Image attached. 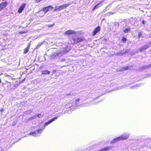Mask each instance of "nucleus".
<instances>
[{"mask_svg":"<svg viewBox=\"0 0 151 151\" xmlns=\"http://www.w3.org/2000/svg\"><path fill=\"white\" fill-rule=\"evenodd\" d=\"M148 47L147 45H145L144 47H142L140 50V51H143L144 50L148 48Z\"/></svg>","mask_w":151,"mask_h":151,"instance_id":"obj_15","label":"nucleus"},{"mask_svg":"<svg viewBox=\"0 0 151 151\" xmlns=\"http://www.w3.org/2000/svg\"><path fill=\"white\" fill-rule=\"evenodd\" d=\"M2 9L1 8V7H0V11H1Z\"/></svg>","mask_w":151,"mask_h":151,"instance_id":"obj_28","label":"nucleus"},{"mask_svg":"<svg viewBox=\"0 0 151 151\" xmlns=\"http://www.w3.org/2000/svg\"><path fill=\"white\" fill-rule=\"evenodd\" d=\"M100 30V28L99 27L96 28L93 32V35H95Z\"/></svg>","mask_w":151,"mask_h":151,"instance_id":"obj_7","label":"nucleus"},{"mask_svg":"<svg viewBox=\"0 0 151 151\" xmlns=\"http://www.w3.org/2000/svg\"><path fill=\"white\" fill-rule=\"evenodd\" d=\"M29 46H28L27 47H26V48H25L24 50V54H25L27 53L29 51Z\"/></svg>","mask_w":151,"mask_h":151,"instance_id":"obj_13","label":"nucleus"},{"mask_svg":"<svg viewBox=\"0 0 151 151\" xmlns=\"http://www.w3.org/2000/svg\"><path fill=\"white\" fill-rule=\"evenodd\" d=\"M143 23H144V21H143Z\"/></svg>","mask_w":151,"mask_h":151,"instance_id":"obj_29","label":"nucleus"},{"mask_svg":"<svg viewBox=\"0 0 151 151\" xmlns=\"http://www.w3.org/2000/svg\"><path fill=\"white\" fill-rule=\"evenodd\" d=\"M68 6V5L66 4L60 6H56L55 8L54 11H56L58 10L60 11L66 7Z\"/></svg>","mask_w":151,"mask_h":151,"instance_id":"obj_3","label":"nucleus"},{"mask_svg":"<svg viewBox=\"0 0 151 151\" xmlns=\"http://www.w3.org/2000/svg\"><path fill=\"white\" fill-rule=\"evenodd\" d=\"M53 9V7L51 6L50 5L47 7L44 8L42 11L44 12V14H45L49 10H52Z\"/></svg>","mask_w":151,"mask_h":151,"instance_id":"obj_5","label":"nucleus"},{"mask_svg":"<svg viewBox=\"0 0 151 151\" xmlns=\"http://www.w3.org/2000/svg\"><path fill=\"white\" fill-rule=\"evenodd\" d=\"M42 129H40L34 132H30L29 134V135L35 137H36L39 136L40 134L42 132Z\"/></svg>","mask_w":151,"mask_h":151,"instance_id":"obj_2","label":"nucleus"},{"mask_svg":"<svg viewBox=\"0 0 151 151\" xmlns=\"http://www.w3.org/2000/svg\"><path fill=\"white\" fill-rule=\"evenodd\" d=\"M129 134L128 133H125L119 137L114 138L113 140H112L111 142V143H114L117 141L120 140L122 139L124 140L127 139L129 136Z\"/></svg>","mask_w":151,"mask_h":151,"instance_id":"obj_1","label":"nucleus"},{"mask_svg":"<svg viewBox=\"0 0 151 151\" xmlns=\"http://www.w3.org/2000/svg\"><path fill=\"white\" fill-rule=\"evenodd\" d=\"M104 1H101L99 3L97 4L93 8V10H94L96 9H97L99 6V4H101Z\"/></svg>","mask_w":151,"mask_h":151,"instance_id":"obj_12","label":"nucleus"},{"mask_svg":"<svg viewBox=\"0 0 151 151\" xmlns=\"http://www.w3.org/2000/svg\"><path fill=\"white\" fill-rule=\"evenodd\" d=\"M122 40L124 42H126V39L125 38H123L122 39Z\"/></svg>","mask_w":151,"mask_h":151,"instance_id":"obj_22","label":"nucleus"},{"mask_svg":"<svg viewBox=\"0 0 151 151\" xmlns=\"http://www.w3.org/2000/svg\"><path fill=\"white\" fill-rule=\"evenodd\" d=\"M82 41V39L81 37H78L77 39V40L76 41H75L76 43L78 42H81Z\"/></svg>","mask_w":151,"mask_h":151,"instance_id":"obj_16","label":"nucleus"},{"mask_svg":"<svg viewBox=\"0 0 151 151\" xmlns=\"http://www.w3.org/2000/svg\"><path fill=\"white\" fill-rule=\"evenodd\" d=\"M57 118H58L57 117H55L54 118H53L51 120H50L49 121L45 123L44 124V127H45V126L47 125L48 124H50V123L52 122H53V121H55V120H56V119H57Z\"/></svg>","mask_w":151,"mask_h":151,"instance_id":"obj_6","label":"nucleus"},{"mask_svg":"<svg viewBox=\"0 0 151 151\" xmlns=\"http://www.w3.org/2000/svg\"><path fill=\"white\" fill-rule=\"evenodd\" d=\"M3 111H4V110H3V109H1V112H3Z\"/></svg>","mask_w":151,"mask_h":151,"instance_id":"obj_26","label":"nucleus"},{"mask_svg":"<svg viewBox=\"0 0 151 151\" xmlns=\"http://www.w3.org/2000/svg\"><path fill=\"white\" fill-rule=\"evenodd\" d=\"M37 115V117L40 118L41 117V114H38Z\"/></svg>","mask_w":151,"mask_h":151,"instance_id":"obj_21","label":"nucleus"},{"mask_svg":"<svg viewBox=\"0 0 151 151\" xmlns=\"http://www.w3.org/2000/svg\"><path fill=\"white\" fill-rule=\"evenodd\" d=\"M42 45V44H40V45H39V44L37 46H39V47L40 46V45Z\"/></svg>","mask_w":151,"mask_h":151,"instance_id":"obj_25","label":"nucleus"},{"mask_svg":"<svg viewBox=\"0 0 151 151\" xmlns=\"http://www.w3.org/2000/svg\"><path fill=\"white\" fill-rule=\"evenodd\" d=\"M7 5V2H4L0 4V7L2 9L3 8L6 6Z\"/></svg>","mask_w":151,"mask_h":151,"instance_id":"obj_9","label":"nucleus"},{"mask_svg":"<svg viewBox=\"0 0 151 151\" xmlns=\"http://www.w3.org/2000/svg\"><path fill=\"white\" fill-rule=\"evenodd\" d=\"M129 29H125L124 31L125 33H127L129 31Z\"/></svg>","mask_w":151,"mask_h":151,"instance_id":"obj_19","label":"nucleus"},{"mask_svg":"<svg viewBox=\"0 0 151 151\" xmlns=\"http://www.w3.org/2000/svg\"><path fill=\"white\" fill-rule=\"evenodd\" d=\"M112 147H107L105 148H104L102 149H101L99 150V151H107L111 149Z\"/></svg>","mask_w":151,"mask_h":151,"instance_id":"obj_11","label":"nucleus"},{"mask_svg":"<svg viewBox=\"0 0 151 151\" xmlns=\"http://www.w3.org/2000/svg\"><path fill=\"white\" fill-rule=\"evenodd\" d=\"M49 71L46 70H43L42 72V74H49Z\"/></svg>","mask_w":151,"mask_h":151,"instance_id":"obj_14","label":"nucleus"},{"mask_svg":"<svg viewBox=\"0 0 151 151\" xmlns=\"http://www.w3.org/2000/svg\"><path fill=\"white\" fill-rule=\"evenodd\" d=\"M56 53V52H54V54H53V55H52V58H54L55 57L58 56L57 55H56L55 54V53Z\"/></svg>","mask_w":151,"mask_h":151,"instance_id":"obj_18","label":"nucleus"},{"mask_svg":"<svg viewBox=\"0 0 151 151\" xmlns=\"http://www.w3.org/2000/svg\"><path fill=\"white\" fill-rule=\"evenodd\" d=\"M64 52L63 51V50H60L58 51V52H56V53H55V54L58 55V57H61L62 55H63L64 54Z\"/></svg>","mask_w":151,"mask_h":151,"instance_id":"obj_8","label":"nucleus"},{"mask_svg":"<svg viewBox=\"0 0 151 151\" xmlns=\"http://www.w3.org/2000/svg\"><path fill=\"white\" fill-rule=\"evenodd\" d=\"M54 25V24H49L48 25V27H53Z\"/></svg>","mask_w":151,"mask_h":151,"instance_id":"obj_23","label":"nucleus"},{"mask_svg":"<svg viewBox=\"0 0 151 151\" xmlns=\"http://www.w3.org/2000/svg\"><path fill=\"white\" fill-rule=\"evenodd\" d=\"M26 6L25 3H23L20 6L19 8L18 12L19 13H22V11L24 9V8Z\"/></svg>","mask_w":151,"mask_h":151,"instance_id":"obj_4","label":"nucleus"},{"mask_svg":"<svg viewBox=\"0 0 151 151\" xmlns=\"http://www.w3.org/2000/svg\"><path fill=\"white\" fill-rule=\"evenodd\" d=\"M80 100V99H77L76 100V103L77 104H78L77 103Z\"/></svg>","mask_w":151,"mask_h":151,"instance_id":"obj_20","label":"nucleus"},{"mask_svg":"<svg viewBox=\"0 0 151 151\" xmlns=\"http://www.w3.org/2000/svg\"><path fill=\"white\" fill-rule=\"evenodd\" d=\"M124 69L125 70H127L128 69H129V67L127 66V67H125L124 68Z\"/></svg>","mask_w":151,"mask_h":151,"instance_id":"obj_24","label":"nucleus"},{"mask_svg":"<svg viewBox=\"0 0 151 151\" xmlns=\"http://www.w3.org/2000/svg\"><path fill=\"white\" fill-rule=\"evenodd\" d=\"M37 117V114L35 115L34 116H33L32 117L29 118V119L30 120H32L34 119L35 118H36Z\"/></svg>","mask_w":151,"mask_h":151,"instance_id":"obj_17","label":"nucleus"},{"mask_svg":"<svg viewBox=\"0 0 151 151\" xmlns=\"http://www.w3.org/2000/svg\"><path fill=\"white\" fill-rule=\"evenodd\" d=\"M75 32L74 30H68L65 32V34L66 35H70L73 34L75 33Z\"/></svg>","mask_w":151,"mask_h":151,"instance_id":"obj_10","label":"nucleus"},{"mask_svg":"<svg viewBox=\"0 0 151 151\" xmlns=\"http://www.w3.org/2000/svg\"><path fill=\"white\" fill-rule=\"evenodd\" d=\"M2 46H5L6 45V44H5V45H3V44H2Z\"/></svg>","mask_w":151,"mask_h":151,"instance_id":"obj_27","label":"nucleus"}]
</instances>
